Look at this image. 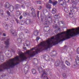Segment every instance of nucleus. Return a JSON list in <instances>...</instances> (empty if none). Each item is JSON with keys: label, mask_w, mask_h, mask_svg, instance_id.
Listing matches in <instances>:
<instances>
[{"label": "nucleus", "mask_w": 79, "mask_h": 79, "mask_svg": "<svg viewBox=\"0 0 79 79\" xmlns=\"http://www.w3.org/2000/svg\"><path fill=\"white\" fill-rule=\"evenodd\" d=\"M7 15H9V16H10V13L9 12V11H7Z\"/></svg>", "instance_id": "nucleus-42"}, {"label": "nucleus", "mask_w": 79, "mask_h": 79, "mask_svg": "<svg viewBox=\"0 0 79 79\" xmlns=\"http://www.w3.org/2000/svg\"><path fill=\"white\" fill-rule=\"evenodd\" d=\"M51 53L52 54V55H53V56H56L57 55L56 52L55 51H52Z\"/></svg>", "instance_id": "nucleus-21"}, {"label": "nucleus", "mask_w": 79, "mask_h": 79, "mask_svg": "<svg viewBox=\"0 0 79 79\" xmlns=\"http://www.w3.org/2000/svg\"><path fill=\"white\" fill-rule=\"evenodd\" d=\"M6 38H4V37H2V40H5V39H6Z\"/></svg>", "instance_id": "nucleus-47"}, {"label": "nucleus", "mask_w": 79, "mask_h": 79, "mask_svg": "<svg viewBox=\"0 0 79 79\" xmlns=\"http://www.w3.org/2000/svg\"><path fill=\"white\" fill-rule=\"evenodd\" d=\"M10 3L8 2H6L5 5V7L6 8H10Z\"/></svg>", "instance_id": "nucleus-17"}, {"label": "nucleus", "mask_w": 79, "mask_h": 79, "mask_svg": "<svg viewBox=\"0 0 79 79\" xmlns=\"http://www.w3.org/2000/svg\"><path fill=\"white\" fill-rule=\"evenodd\" d=\"M40 38H39V37H37V38H36V40H39V39H40Z\"/></svg>", "instance_id": "nucleus-51"}, {"label": "nucleus", "mask_w": 79, "mask_h": 79, "mask_svg": "<svg viewBox=\"0 0 79 79\" xmlns=\"http://www.w3.org/2000/svg\"><path fill=\"white\" fill-rule=\"evenodd\" d=\"M56 9L54 8L52 9V13L53 14H55L56 13Z\"/></svg>", "instance_id": "nucleus-26"}, {"label": "nucleus", "mask_w": 79, "mask_h": 79, "mask_svg": "<svg viewBox=\"0 0 79 79\" xmlns=\"http://www.w3.org/2000/svg\"><path fill=\"white\" fill-rule=\"evenodd\" d=\"M22 18H23V16L20 15V17H19V19H22Z\"/></svg>", "instance_id": "nucleus-46"}, {"label": "nucleus", "mask_w": 79, "mask_h": 79, "mask_svg": "<svg viewBox=\"0 0 79 79\" xmlns=\"http://www.w3.org/2000/svg\"><path fill=\"white\" fill-rule=\"evenodd\" d=\"M65 63L67 65V66H69L70 65V62H68V61L66 60L65 61Z\"/></svg>", "instance_id": "nucleus-28"}, {"label": "nucleus", "mask_w": 79, "mask_h": 79, "mask_svg": "<svg viewBox=\"0 0 79 79\" xmlns=\"http://www.w3.org/2000/svg\"><path fill=\"white\" fill-rule=\"evenodd\" d=\"M21 13L20 11H18L16 12V15L17 16H19L21 15Z\"/></svg>", "instance_id": "nucleus-20"}, {"label": "nucleus", "mask_w": 79, "mask_h": 79, "mask_svg": "<svg viewBox=\"0 0 79 79\" xmlns=\"http://www.w3.org/2000/svg\"><path fill=\"white\" fill-rule=\"evenodd\" d=\"M43 68H45V67L44 66H43Z\"/></svg>", "instance_id": "nucleus-62"}, {"label": "nucleus", "mask_w": 79, "mask_h": 79, "mask_svg": "<svg viewBox=\"0 0 79 79\" xmlns=\"http://www.w3.org/2000/svg\"><path fill=\"white\" fill-rule=\"evenodd\" d=\"M5 25L6 27V26H7V25L6 24H5Z\"/></svg>", "instance_id": "nucleus-55"}, {"label": "nucleus", "mask_w": 79, "mask_h": 79, "mask_svg": "<svg viewBox=\"0 0 79 79\" xmlns=\"http://www.w3.org/2000/svg\"><path fill=\"white\" fill-rule=\"evenodd\" d=\"M31 20L27 19L25 23L26 24H30V23H31Z\"/></svg>", "instance_id": "nucleus-23"}, {"label": "nucleus", "mask_w": 79, "mask_h": 79, "mask_svg": "<svg viewBox=\"0 0 79 79\" xmlns=\"http://www.w3.org/2000/svg\"><path fill=\"white\" fill-rule=\"evenodd\" d=\"M28 69H29V65H26L24 68V73L26 74L28 73Z\"/></svg>", "instance_id": "nucleus-13"}, {"label": "nucleus", "mask_w": 79, "mask_h": 79, "mask_svg": "<svg viewBox=\"0 0 79 79\" xmlns=\"http://www.w3.org/2000/svg\"><path fill=\"white\" fill-rule=\"evenodd\" d=\"M74 29V31H76V34H77V32H79V34H77V35H78V34H79V27L77 28H75Z\"/></svg>", "instance_id": "nucleus-27"}, {"label": "nucleus", "mask_w": 79, "mask_h": 79, "mask_svg": "<svg viewBox=\"0 0 79 79\" xmlns=\"http://www.w3.org/2000/svg\"><path fill=\"white\" fill-rule=\"evenodd\" d=\"M44 79H48V78L47 76H44Z\"/></svg>", "instance_id": "nucleus-40"}, {"label": "nucleus", "mask_w": 79, "mask_h": 79, "mask_svg": "<svg viewBox=\"0 0 79 79\" xmlns=\"http://www.w3.org/2000/svg\"><path fill=\"white\" fill-rule=\"evenodd\" d=\"M41 21H42V22L43 21V19H41Z\"/></svg>", "instance_id": "nucleus-57"}, {"label": "nucleus", "mask_w": 79, "mask_h": 79, "mask_svg": "<svg viewBox=\"0 0 79 79\" xmlns=\"http://www.w3.org/2000/svg\"><path fill=\"white\" fill-rule=\"evenodd\" d=\"M66 8H65L64 9V11H65V10H66Z\"/></svg>", "instance_id": "nucleus-59"}, {"label": "nucleus", "mask_w": 79, "mask_h": 79, "mask_svg": "<svg viewBox=\"0 0 79 79\" xmlns=\"http://www.w3.org/2000/svg\"><path fill=\"white\" fill-rule=\"evenodd\" d=\"M46 6L47 7V8H48L49 9L51 8V5L49 4L48 3L46 4Z\"/></svg>", "instance_id": "nucleus-22"}, {"label": "nucleus", "mask_w": 79, "mask_h": 79, "mask_svg": "<svg viewBox=\"0 0 79 79\" xmlns=\"http://www.w3.org/2000/svg\"><path fill=\"white\" fill-rule=\"evenodd\" d=\"M1 34H2V33L0 32V35H1Z\"/></svg>", "instance_id": "nucleus-60"}, {"label": "nucleus", "mask_w": 79, "mask_h": 79, "mask_svg": "<svg viewBox=\"0 0 79 79\" xmlns=\"http://www.w3.org/2000/svg\"><path fill=\"white\" fill-rule=\"evenodd\" d=\"M24 31L25 33H28L29 32V31L27 29H25Z\"/></svg>", "instance_id": "nucleus-37"}, {"label": "nucleus", "mask_w": 79, "mask_h": 79, "mask_svg": "<svg viewBox=\"0 0 79 79\" xmlns=\"http://www.w3.org/2000/svg\"><path fill=\"white\" fill-rule=\"evenodd\" d=\"M60 64V60H57L56 61L55 63V65L56 66H58Z\"/></svg>", "instance_id": "nucleus-16"}, {"label": "nucleus", "mask_w": 79, "mask_h": 79, "mask_svg": "<svg viewBox=\"0 0 79 79\" xmlns=\"http://www.w3.org/2000/svg\"><path fill=\"white\" fill-rule=\"evenodd\" d=\"M37 4H41V3H42V2L41 1H38L37 2Z\"/></svg>", "instance_id": "nucleus-41"}, {"label": "nucleus", "mask_w": 79, "mask_h": 79, "mask_svg": "<svg viewBox=\"0 0 79 79\" xmlns=\"http://www.w3.org/2000/svg\"><path fill=\"white\" fill-rule=\"evenodd\" d=\"M1 57H0V59L1 60H3V55H1Z\"/></svg>", "instance_id": "nucleus-36"}, {"label": "nucleus", "mask_w": 79, "mask_h": 79, "mask_svg": "<svg viewBox=\"0 0 79 79\" xmlns=\"http://www.w3.org/2000/svg\"><path fill=\"white\" fill-rule=\"evenodd\" d=\"M5 19L6 21H7V20H8V18H7V16L5 17Z\"/></svg>", "instance_id": "nucleus-43"}, {"label": "nucleus", "mask_w": 79, "mask_h": 79, "mask_svg": "<svg viewBox=\"0 0 79 79\" xmlns=\"http://www.w3.org/2000/svg\"><path fill=\"white\" fill-rule=\"evenodd\" d=\"M62 68H65L66 67V66H65V65L62 64Z\"/></svg>", "instance_id": "nucleus-49"}, {"label": "nucleus", "mask_w": 79, "mask_h": 79, "mask_svg": "<svg viewBox=\"0 0 79 79\" xmlns=\"http://www.w3.org/2000/svg\"><path fill=\"white\" fill-rule=\"evenodd\" d=\"M36 47H38L36 49H35V47L33 48L30 50L26 51V53L28 54L30 57H32L35 55L36 54L40 53V52H42L43 50L42 47H41V46H39V44Z\"/></svg>", "instance_id": "nucleus-4"}, {"label": "nucleus", "mask_w": 79, "mask_h": 79, "mask_svg": "<svg viewBox=\"0 0 79 79\" xmlns=\"http://www.w3.org/2000/svg\"><path fill=\"white\" fill-rule=\"evenodd\" d=\"M15 7L16 9H18L20 7V5L19 4H16L15 5Z\"/></svg>", "instance_id": "nucleus-32"}, {"label": "nucleus", "mask_w": 79, "mask_h": 79, "mask_svg": "<svg viewBox=\"0 0 79 79\" xmlns=\"http://www.w3.org/2000/svg\"><path fill=\"white\" fill-rule=\"evenodd\" d=\"M58 2L60 4V5H62V6H63L64 7H65L66 6V4L65 2H64L63 0H58Z\"/></svg>", "instance_id": "nucleus-9"}, {"label": "nucleus", "mask_w": 79, "mask_h": 79, "mask_svg": "<svg viewBox=\"0 0 79 79\" xmlns=\"http://www.w3.org/2000/svg\"><path fill=\"white\" fill-rule=\"evenodd\" d=\"M19 37L20 38L18 39L17 40L19 43H21L22 42L21 39L23 38V37H24V34L23 33H21L19 34Z\"/></svg>", "instance_id": "nucleus-10"}, {"label": "nucleus", "mask_w": 79, "mask_h": 79, "mask_svg": "<svg viewBox=\"0 0 79 79\" xmlns=\"http://www.w3.org/2000/svg\"><path fill=\"white\" fill-rule=\"evenodd\" d=\"M64 1L66 2H69V0H64Z\"/></svg>", "instance_id": "nucleus-48"}, {"label": "nucleus", "mask_w": 79, "mask_h": 79, "mask_svg": "<svg viewBox=\"0 0 79 79\" xmlns=\"http://www.w3.org/2000/svg\"><path fill=\"white\" fill-rule=\"evenodd\" d=\"M47 19L45 20V22H44V24L46 26L49 25V24L52 23V17H49Z\"/></svg>", "instance_id": "nucleus-7"}, {"label": "nucleus", "mask_w": 79, "mask_h": 79, "mask_svg": "<svg viewBox=\"0 0 79 79\" xmlns=\"http://www.w3.org/2000/svg\"><path fill=\"white\" fill-rule=\"evenodd\" d=\"M77 53L78 54H79V48H78L77 49Z\"/></svg>", "instance_id": "nucleus-39"}, {"label": "nucleus", "mask_w": 79, "mask_h": 79, "mask_svg": "<svg viewBox=\"0 0 79 79\" xmlns=\"http://www.w3.org/2000/svg\"><path fill=\"white\" fill-rule=\"evenodd\" d=\"M9 40L10 39H7V40L5 42V44L6 45V46L5 47V48H8V46H9V45L10 44V43H9Z\"/></svg>", "instance_id": "nucleus-12"}, {"label": "nucleus", "mask_w": 79, "mask_h": 79, "mask_svg": "<svg viewBox=\"0 0 79 79\" xmlns=\"http://www.w3.org/2000/svg\"><path fill=\"white\" fill-rule=\"evenodd\" d=\"M9 8H10V12H12L14 10V7L13 6H10Z\"/></svg>", "instance_id": "nucleus-19"}, {"label": "nucleus", "mask_w": 79, "mask_h": 79, "mask_svg": "<svg viewBox=\"0 0 79 79\" xmlns=\"http://www.w3.org/2000/svg\"><path fill=\"white\" fill-rule=\"evenodd\" d=\"M16 22H17V24H19V22L18 20H17V19H16Z\"/></svg>", "instance_id": "nucleus-50"}, {"label": "nucleus", "mask_w": 79, "mask_h": 79, "mask_svg": "<svg viewBox=\"0 0 79 79\" xmlns=\"http://www.w3.org/2000/svg\"><path fill=\"white\" fill-rule=\"evenodd\" d=\"M44 59L46 60V61H50V57L47 55H46L44 56Z\"/></svg>", "instance_id": "nucleus-14"}, {"label": "nucleus", "mask_w": 79, "mask_h": 79, "mask_svg": "<svg viewBox=\"0 0 79 79\" xmlns=\"http://www.w3.org/2000/svg\"><path fill=\"white\" fill-rule=\"evenodd\" d=\"M31 72L33 74H35L36 73H37V72H36V70L34 69H32Z\"/></svg>", "instance_id": "nucleus-24"}, {"label": "nucleus", "mask_w": 79, "mask_h": 79, "mask_svg": "<svg viewBox=\"0 0 79 79\" xmlns=\"http://www.w3.org/2000/svg\"><path fill=\"white\" fill-rule=\"evenodd\" d=\"M19 57L22 58L21 59L22 61L26 60L27 59V57L25 56L24 53H23L20 54L19 56H17L15 58L10 60V61L11 62H5L0 65V71H3L2 68L4 69H10V68H11L13 66H15L17 65L18 64H19V62L16 63H15L14 62V61H19L20 60L19 59Z\"/></svg>", "instance_id": "nucleus-1"}, {"label": "nucleus", "mask_w": 79, "mask_h": 79, "mask_svg": "<svg viewBox=\"0 0 79 79\" xmlns=\"http://www.w3.org/2000/svg\"><path fill=\"white\" fill-rule=\"evenodd\" d=\"M26 45L27 46H29V44H30V42L28 41H26Z\"/></svg>", "instance_id": "nucleus-34"}, {"label": "nucleus", "mask_w": 79, "mask_h": 79, "mask_svg": "<svg viewBox=\"0 0 79 79\" xmlns=\"http://www.w3.org/2000/svg\"><path fill=\"white\" fill-rule=\"evenodd\" d=\"M74 29L72 28L71 29H69L67 31H64L56 35V36H57V37L56 39L57 40L58 39H60V38L63 39L59 40V42H60L62 41H64V40H66V39H70L71 37H73L75 36L76 35H77L79 34V32L77 31V34L74 31Z\"/></svg>", "instance_id": "nucleus-2"}, {"label": "nucleus", "mask_w": 79, "mask_h": 79, "mask_svg": "<svg viewBox=\"0 0 79 79\" xmlns=\"http://www.w3.org/2000/svg\"><path fill=\"white\" fill-rule=\"evenodd\" d=\"M37 15L38 18H39V11H37Z\"/></svg>", "instance_id": "nucleus-45"}, {"label": "nucleus", "mask_w": 79, "mask_h": 79, "mask_svg": "<svg viewBox=\"0 0 79 79\" xmlns=\"http://www.w3.org/2000/svg\"><path fill=\"white\" fill-rule=\"evenodd\" d=\"M61 23H62V24H63L64 23V22H61Z\"/></svg>", "instance_id": "nucleus-56"}, {"label": "nucleus", "mask_w": 79, "mask_h": 79, "mask_svg": "<svg viewBox=\"0 0 79 79\" xmlns=\"http://www.w3.org/2000/svg\"><path fill=\"white\" fill-rule=\"evenodd\" d=\"M62 76L63 77H64V78H66L67 77L66 75V74L65 73H63L62 74Z\"/></svg>", "instance_id": "nucleus-35"}, {"label": "nucleus", "mask_w": 79, "mask_h": 79, "mask_svg": "<svg viewBox=\"0 0 79 79\" xmlns=\"http://www.w3.org/2000/svg\"><path fill=\"white\" fill-rule=\"evenodd\" d=\"M31 10L32 11L31 14L32 16L33 17H36V14L35 13V10L34 9L33 7H32L31 8Z\"/></svg>", "instance_id": "nucleus-11"}, {"label": "nucleus", "mask_w": 79, "mask_h": 79, "mask_svg": "<svg viewBox=\"0 0 79 79\" xmlns=\"http://www.w3.org/2000/svg\"><path fill=\"white\" fill-rule=\"evenodd\" d=\"M49 3H50V4H52L53 2L51 0H49Z\"/></svg>", "instance_id": "nucleus-38"}, {"label": "nucleus", "mask_w": 79, "mask_h": 79, "mask_svg": "<svg viewBox=\"0 0 79 79\" xmlns=\"http://www.w3.org/2000/svg\"><path fill=\"white\" fill-rule=\"evenodd\" d=\"M77 2H76L74 0L72 1V6L70 8H73V9L74 10V9H76L77 8V7H76V5H77Z\"/></svg>", "instance_id": "nucleus-8"}, {"label": "nucleus", "mask_w": 79, "mask_h": 79, "mask_svg": "<svg viewBox=\"0 0 79 79\" xmlns=\"http://www.w3.org/2000/svg\"><path fill=\"white\" fill-rule=\"evenodd\" d=\"M64 47H66V46H65Z\"/></svg>", "instance_id": "nucleus-63"}, {"label": "nucleus", "mask_w": 79, "mask_h": 79, "mask_svg": "<svg viewBox=\"0 0 79 79\" xmlns=\"http://www.w3.org/2000/svg\"><path fill=\"white\" fill-rule=\"evenodd\" d=\"M11 33L13 35H14V34H16V31L13 30H11Z\"/></svg>", "instance_id": "nucleus-29"}, {"label": "nucleus", "mask_w": 79, "mask_h": 79, "mask_svg": "<svg viewBox=\"0 0 79 79\" xmlns=\"http://www.w3.org/2000/svg\"><path fill=\"white\" fill-rule=\"evenodd\" d=\"M54 23H56V22L55 21H54Z\"/></svg>", "instance_id": "nucleus-61"}, {"label": "nucleus", "mask_w": 79, "mask_h": 79, "mask_svg": "<svg viewBox=\"0 0 79 79\" xmlns=\"http://www.w3.org/2000/svg\"><path fill=\"white\" fill-rule=\"evenodd\" d=\"M54 18L56 19H59L61 17L59 15H54Z\"/></svg>", "instance_id": "nucleus-18"}, {"label": "nucleus", "mask_w": 79, "mask_h": 79, "mask_svg": "<svg viewBox=\"0 0 79 79\" xmlns=\"http://www.w3.org/2000/svg\"><path fill=\"white\" fill-rule=\"evenodd\" d=\"M23 49H24V50H26V47H23Z\"/></svg>", "instance_id": "nucleus-53"}, {"label": "nucleus", "mask_w": 79, "mask_h": 79, "mask_svg": "<svg viewBox=\"0 0 79 79\" xmlns=\"http://www.w3.org/2000/svg\"><path fill=\"white\" fill-rule=\"evenodd\" d=\"M38 70L40 73H43L41 75L42 78L43 77V76H44V74H45V75L48 74V73L49 72L48 69L44 70H43V69L42 67H39L38 68Z\"/></svg>", "instance_id": "nucleus-5"}, {"label": "nucleus", "mask_w": 79, "mask_h": 79, "mask_svg": "<svg viewBox=\"0 0 79 79\" xmlns=\"http://www.w3.org/2000/svg\"><path fill=\"white\" fill-rule=\"evenodd\" d=\"M0 14L1 15H3V11L2 10H0Z\"/></svg>", "instance_id": "nucleus-33"}, {"label": "nucleus", "mask_w": 79, "mask_h": 79, "mask_svg": "<svg viewBox=\"0 0 79 79\" xmlns=\"http://www.w3.org/2000/svg\"><path fill=\"white\" fill-rule=\"evenodd\" d=\"M78 0H75V2H77V1Z\"/></svg>", "instance_id": "nucleus-58"}, {"label": "nucleus", "mask_w": 79, "mask_h": 79, "mask_svg": "<svg viewBox=\"0 0 79 79\" xmlns=\"http://www.w3.org/2000/svg\"><path fill=\"white\" fill-rule=\"evenodd\" d=\"M54 37L53 36L50 38H48V40L45 41L41 42L39 44V46H41V47H44L45 50H47L48 48H50L52 47L53 45L58 44L60 39L56 40V39L58 37V36L56 35L55 38H54ZM53 44V45H52Z\"/></svg>", "instance_id": "nucleus-3"}, {"label": "nucleus", "mask_w": 79, "mask_h": 79, "mask_svg": "<svg viewBox=\"0 0 79 79\" xmlns=\"http://www.w3.org/2000/svg\"><path fill=\"white\" fill-rule=\"evenodd\" d=\"M38 9L39 10H41V9H42V6H38Z\"/></svg>", "instance_id": "nucleus-44"}, {"label": "nucleus", "mask_w": 79, "mask_h": 79, "mask_svg": "<svg viewBox=\"0 0 79 79\" xmlns=\"http://www.w3.org/2000/svg\"><path fill=\"white\" fill-rule=\"evenodd\" d=\"M23 16H26L29 15V13H27L26 12H24L23 13Z\"/></svg>", "instance_id": "nucleus-30"}, {"label": "nucleus", "mask_w": 79, "mask_h": 79, "mask_svg": "<svg viewBox=\"0 0 79 79\" xmlns=\"http://www.w3.org/2000/svg\"><path fill=\"white\" fill-rule=\"evenodd\" d=\"M39 34V32L38 31H34V34L35 36H37V35H38V34Z\"/></svg>", "instance_id": "nucleus-25"}, {"label": "nucleus", "mask_w": 79, "mask_h": 79, "mask_svg": "<svg viewBox=\"0 0 79 79\" xmlns=\"http://www.w3.org/2000/svg\"><path fill=\"white\" fill-rule=\"evenodd\" d=\"M58 3V2L56 1H55V2H52V5H53V6H55L56 5V4Z\"/></svg>", "instance_id": "nucleus-31"}, {"label": "nucleus", "mask_w": 79, "mask_h": 79, "mask_svg": "<svg viewBox=\"0 0 79 79\" xmlns=\"http://www.w3.org/2000/svg\"><path fill=\"white\" fill-rule=\"evenodd\" d=\"M54 29L57 28V26H55V27H54Z\"/></svg>", "instance_id": "nucleus-54"}, {"label": "nucleus", "mask_w": 79, "mask_h": 79, "mask_svg": "<svg viewBox=\"0 0 79 79\" xmlns=\"http://www.w3.org/2000/svg\"><path fill=\"white\" fill-rule=\"evenodd\" d=\"M3 26H4V24H3Z\"/></svg>", "instance_id": "nucleus-64"}, {"label": "nucleus", "mask_w": 79, "mask_h": 79, "mask_svg": "<svg viewBox=\"0 0 79 79\" xmlns=\"http://www.w3.org/2000/svg\"><path fill=\"white\" fill-rule=\"evenodd\" d=\"M76 63L77 65H79V57L78 56L76 57Z\"/></svg>", "instance_id": "nucleus-15"}, {"label": "nucleus", "mask_w": 79, "mask_h": 79, "mask_svg": "<svg viewBox=\"0 0 79 79\" xmlns=\"http://www.w3.org/2000/svg\"><path fill=\"white\" fill-rule=\"evenodd\" d=\"M3 36H6V34H5V33H3Z\"/></svg>", "instance_id": "nucleus-52"}, {"label": "nucleus", "mask_w": 79, "mask_h": 79, "mask_svg": "<svg viewBox=\"0 0 79 79\" xmlns=\"http://www.w3.org/2000/svg\"><path fill=\"white\" fill-rule=\"evenodd\" d=\"M70 10L69 16L70 18H73V14H76V11H75L73 9V7H70Z\"/></svg>", "instance_id": "nucleus-6"}]
</instances>
